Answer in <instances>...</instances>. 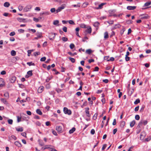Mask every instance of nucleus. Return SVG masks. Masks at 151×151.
I'll list each match as a JSON object with an SVG mask.
<instances>
[{
    "instance_id": "obj_26",
    "label": "nucleus",
    "mask_w": 151,
    "mask_h": 151,
    "mask_svg": "<svg viewBox=\"0 0 151 151\" xmlns=\"http://www.w3.org/2000/svg\"><path fill=\"white\" fill-rule=\"evenodd\" d=\"M38 142L39 145L41 146H43L44 145V143L42 141H41L40 140H38Z\"/></svg>"
},
{
    "instance_id": "obj_6",
    "label": "nucleus",
    "mask_w": 151,
    "mask_h": 151,
    "mask_svg": "<svg viewBox=\"0 0 151 151\" xmlns=\"http://www.w3.org/2000/svg\"><path fill=\"white\" fill-rule=\"evenodd\" d=\"M36 35L37 37H35L34 39H35L37 40L39 38L42 37V33L41 32H37L36 33Z\"/></svg>"
},
{
    "instance_id": "obj_4",
    "label": "nucleus",
    "mask_w": 151,
    "mask_h": 151,
    "mask_svg": "<svg viewBox=\"0 0 151 151\" xmlns=\"http://www.w3.org/2000/svg\"><path fill=\"white\" fill-rule=\"evenodd\" d=\"M32 6L31 5H27L24 8L23 10L24 12H27L30 10L32 8Z\"/></svg>"
},
{
    "instance_id": "obj_25",
    "label": "nucleus",
    "mask_w": 151,
    "mask_h": 151,
    "mask_svg": "<svg viewBox=\"0 0 151 151\" xmlns=\"http://www.w3.org/2000/svg\"><path fill=\"white\" fill-rule=\"evenodd\" d=\"M4 6L5 7H8L10 6V4L9 2H6L4 4Z\"/></svg>"
},
{
    "instance_id": "obj_29",
    "label": "nucleus",
    "mask_w": 151,
    "mask_h": 151,
    "mask_svg": "<svg viewBox=\"0 0 151 151\" xmlns=\"http://www.w3.org/2000/svg\"><path fill=\"white\" fill-rule=\"evenodd\" d=\"M27 64L29 66H30L31 65H35V64L34 63H33L32 62H28L27 63Z\"/></svg>"
},
{
    "instance_id": "obj_33",
    "label": "nucleus",
    "mask_w": 151,
    "mask_h": 151,
    "mask_svg": "<svg viewBox=\"0 0 151 151\" xmlns=\"http://www.w3.org/2000/svg\"><path fill=\"white\" fill-rule=\"evenodd\" d=\"M68 53L71 56H73L74 55H76L77 54V53L76 52H74L73 53H72L71 52H68Z\"/></svg>"
},
{
    "instance_id": "obj_51",
    "label": "nucleus",
    "mask_w": 151,
    "mask_h": 151,
    "mask_svg": "<svg viewBox=\"0 0 151 151\" xmlns=\"http://www.w3.org/2000/svg\"><path fill=\"white\" fill-rule=\"evenodd\" d=\"M33 20L35 21L36 22H37L39 21V19L35 17H34L33 18Z\"/></svg>"
},
{
    "instance_id": "obj_63",
    "label": "nucleus",
    "mask_w": 151,
    "mask_h": 151,
    "mask_svg": "<svg viewBox=\"0 0 151 151\" xmlns=\"http://www.w3.org/2000/svg\"><path fill=\"white\" fill-rule=\"evenodd\" d=\"M99 69V68L98 67H97V66L95 67L94 68V70H93V71H98Z\"/></svg>"
},
{
    "instance_id": "obj_31",
    "label": "nucleus",
    "mask_w": 151,
    "mask_h": 151,
    "mask_svg": "<svg viewBox=\"0 0 151 151\" xmlns=\"http://www.w3.org/2000/svg\"><path fill=\"white\" fill-rule=\"evenodd\" d=\"M140 102V100L139 99H136L135 101L134 102V104H137L138 103H139Z\"/></svg>"
},
{
    "instance_id": "obj_47",
    "label": "nucleus",
    "mask_w": 151,
    "mask_h": 151,
    "mask_svg": "<svg viewBox=\"0 0 151 151\" xmlns=\"http://www.w3.org/2000/svg\"><path fill=\"white\" fill-rule=\"evenodd\" d=\"M135 119L137 120H139V118H140V116H139L138 115H136L135 116Z\"/></svg>"
},
{
    "instance_id": "obj_64",
    "label": "nucleus",
    "mask_w": 151,
    "mask_h": 151,
    "mask_svg": "<svg viewBox=\"0 0 151 151\" xmlns=\"http://www.w3.org/2000/svg\"><path fill=\"white\" fill-rule=\"evenodd\" d=\"M95 132V130L93 129H92L91 131V133L93 135L94 134Z\"/></svg>"
},
{
    "instance_id": "obj_56",
    "label": "nucleus",
    "mask_w": 151,
    "mask_h": 151,
    "mask_svg": "<svg viewBox=\"0 0 151 151\" xmlns=\"http://www.w3.org/2000/svg\"><path fill=\"white\" fill-rule=\"evenodd\" d=\"M80 27L81 28H86V25L84 24H82L80 25Z\"/></svg>"
},
{
    "instance_id": "obj_37",
    "label": "nucleus",
    "mask_w": 151,
    "mask_h": 151,
    "mask_svg": "<svg viewBox=\"0 0 151 151\" xmlns=\"http://www.w3.org/2000/svg\"><path fill=\"white\" fill-rule=\"evenodd\" d=\"M16 129L17 131H19V132H22L23 131V129L22 127H21L19 128H16Z\"/></svg>"
},
{
    "instance_id": "obj_11",
    "label": "nucleus",
    "mask_w": 151,
    "mask_h": 151,
    "mask_svg": "<svg viewBox=\"0 0 151 151\" xmlns=\"http://www.w3.org/2000/svg\"><path fill=\"white\" fill-rule=\"evenodd\" d=\"M56 129L60 133H61L62 132V127L61 126H57Z\"/></svg>"
},
{
    "instance_id": "obj_27",
    "label": "nucleus",
    "mask_w": 151,
    "mask_h": 151,
    "mask_svg": "<svg viewBox=\"0 0 151 151\" xmlns=\"http://www.w3.org/2000/svg\"><path fill=\"white\" fill-rule=\"evenodd\" d=\"M92 52V50L91 49H88L86 50V52L88 54H90Z\"/></svg>"
},
{
    "instance_id": "obj_15",
    "label": "nucleus",
    "mask_w": 151,
    "mask_h": 151,
    "mask_svg": "<svg viewBox=\"0 0 151 151\" xmlns=\"http://www.w3.org/2000/svg\"><path fill=\"white\" fill-rule=\"evenodd\" d=\"M15 145L19 147H22V145L21 143L18 141H16L14 142Z\"/></svg>"
},
{
    "instance_id": "obj_10",
    "label": "nucleus",
    "mask_w": 151,
    "mask_h": 151,
    "mask_svg": "<svg viewBox=\"0 0 151 151\" xmlns=\"http://www.w3.org/2000/svg\"><path fill=\"white\" fill-rule=\"evenodd\" d=\"M4 85V83L3 79L0 78V88L3 87Z\"/></svg>"
},
{
    "instance_id": "obj_50",
    "label": "nucleus",
    "mask_w": 151,
    "mask_h": 151,
    "mask_svg": "<svg viewBox=\"0 0 151 151\" xmlns=\"http://www.w3.org/2000/svg\"><path fill=\"white\" fill-rule=\"evenodd\" d=\"M46 57H43L42 58L40 59V61L43 62V61H45V60H46Z\"/></svg>"
},
{
    "instance_id": "obj_35",
    "label": "nucleus",
    "mask_w": 151,
    "mask_h": 151,
    "mask_svg": "<svg viewBox=\"0 0 151 151\" xmlns=\"http://www.w3.org/2000/svg\"><path fill=\"white\" fill-rule=\"evenodd\" d=\"M133 22L132 21L130 20H127L126 21V23L128 24H132Z\"/></svg>"
},
{
    "instance_id": "obj_59",
    "label": "nucleus",
    "mask_w": 151,
    "mask_h": 151,
    "mask_svg": "<svg viewBox=\"0 0 151 151\" xmlns=\"http://www.w3.org/2000/svg\"><path fill=\"white\" fill-rule=\"evenodd\" d=\"M107 146V145L106 144H104L102 148V150H104L105 148Z\"/></svg>"
},
{
    "instance_id": "obj_61",
    "label": "nucleus",
    "mask_w": 151,
    "mask_h": 151,
    "mask_svg": "<svg viewBox=\"0 0 151 151\" xmlns=\"http://www.w3.org/2000/svg\"><path fill=\"white\" fill-rule=\"evenodd\" d=\"M56 11L55 9V8H52L50 9V11L52 13H53Z\"/></svg>"
},
{
    "instance_id": "obj_44",
    "label": "nucleus",
    "mask_w": 151,
    "mask_h": 151,
    "mask_svg": "<svg viewBox=\"0 0 151 151\" xmlns=\"http://www.w3.org/2000/svg\"><path fill=\"white\" fill-rule=\"evenodd\" d=\"M75 47V45H74L73 43H71L70 45V48L72 49H73V48H74Z\"/></svg>"
},
{
    "instance_id": "obj_1",
    "label": "nucleus",
    "mask_w": 151,
    "mask_h": 151,
    "mask_svg": "<svg viewBox=\"0 0 151 151\" xmlns=\"http://www.w3.org/2000/svg\"><path fill=\"white\" fill-rule=\"evenodd\" d=\"M147 120H144L143 119L141 120L137 126V127L138 128H140L142 125L143 124L144 125H145L147 124Z\"/></svg>"
},
{
    "instance_id": "obj_24",
    "label": "nucleus",
    "mask_w": 151,
    "mask_h": 151,
    "mask_svg": "<svg viewBox=\"0 0 151 151\" xmlns=\"http://www.w3.org/2000/svg\"><path fill=\"white\" fill-rule=\"evenodd\" d=\"M109 38V35L107 32H106L104 33V38L107 39Z\"/></svg>"
},
{
    "instance_id": "obj_18",
    "label": "nucleus",
    "mask_w": 151,
    "mask_h": 151,
    "mask_svg": "<svg viewBox=\"0 0 151 151\" xmlns=\"http://www.w3.org/2000/svg\"><path fill=\"white\" fill-rule=\"evenodd\" d=\"M135 123V121L134 120L131 122L130 124V126L131 127H133Z\"/></svg>"
},
{
    "instance_id": "obj_43",
    "label": "nucleus",
    "mask_w": 151,
    "mask_h": 151,
    "mask_svg": "<svg viewBox=\"0 0 151 151\" xmlns=\"http://www.w3.org/2000/svg\"><path fill=\"white\" fill-rule=\"evenodd\" d=\"M33 51V50H28L27 53H28V56H30L32 52V51Z\"/></svg>"
},
{
    "instance_id": "obj_19",
    "label": "nucleus",
    "mask_w": 151,
    "mask_h": 151,
    "mask_svg": "<svg viewBox=\"0 0 151 151\" xmlns=\"http://www.w3.org/2000/svg\"><path fill=\"white\" fill-rule=\"evenodd\" d=\"M0 100L4 104H7V102L5 99L1 98Z\"/></svg>"
},
{
    "instance_id": "obj_54",
    "label": "nucleus",
    "mask_w": 151,
    "mask_h": 151,
    "mask_svg": "<svg viewBox=\"0 0 151 151\" xmlns=\"http://www.w3.org/2000/svg\"><path fill=\"white\" fill-rule=\"evenodd\" d=\"M15 35V33L14 32H11L9 34V35L10 36H13Z\"/></svg>"
},
{
    "instance_id": "obj_40",
    "label": "nucleus",
    "mask_w": 151,
    "mask_h": 151,
    "mask_svg": "<svg viewBox=\"0 0 151 151\" xmlns=\"http://www.w3.org/2000/svg\"><path fill=\"white\" fill-rule=\"evenodd\" d=\"M116 12V10L115 9L110 10L109 11V12L110 14H112L113 13H114Z\"/></svg>"
},
{
    "instance_id": "obj_22",
    "label": "nucleus",
    "mask_w": 151,
    "mask_h": 151,
    "mask_svg": "<svg viewBox=\"0 0 151 151\" xmlns=\"http://www.w3.org/2000/svg\"><path fill=\"white\" fill-rule=\"evenodd\" d=\"M36 112L38 114L40 115H42V112L39 109H37L36 110Z\"/></svg>"
},
{
    "instance_id": "obj_48",
    "label": "nucleus",
    "mask_w": 151,
    "mask_h": 151,
    "mask_svg": "<svg viewBox=\"0 0 151 151\" xmlns=\"http://www.w3.org/2000/svg\"><path fill=\"white\" fill-rule=\"evenodd\" d=\"M62 40L64 42H66L68 41V39L66 37H63L62 38Z\"/></svg>"
},
{
    "instance_id": "obj_16",
    "label": "nucleus",
    "mask_w": 151,
    "mask_h": 151,
    "mask_svg": "<svg viewBox=\"0 0 151 151\" xmlns=\"http://www.w3.org/2000/svg\"><path fill=\"white\" fill-rule=\"evenodd\" d=\"M16 79V78L15 77L13 76L12 77L11 79H10V81L11 83H13L15 81Z\"/></svg>"
},
{
    "instance_id": "obj_45",
    "label": "nucleus",
    "mask_w": 151,
    "mask_h": 151,
    "mask_svg": "<svg viewBox=\"0 0 151 151\" xmlns=\"http://www.w3.org/2000/svg\"><path fill=\"white\" fill-rule=\"evenodd\" d=\"M8 123L10 124H12L13 123V120L12 119H9L8 120Z\"/></svg>"
},
{
    "instance_id": "obj_53",
    "label": "nucleus",
    "mask_w": 151,
    "mask_h": 151,
    "mask_svg": "<svg viewBox=\"0 0 151 151\" xmlns=\"http://www.w3.org/2000/svg\"><path fill=\"white\" fill-rule=\"evenodd\" d=\"M97 114H95L93 116V119L94 120H96L97 119Z\"/></svg>"
},
{
    "instance_id": "obj_9",
    "label": "nucleus",
    "mask_w": 151,
    "mask_h": 151,
    "mask_svg": "<svg viewBox=\"0 0 151 151\" xmlns=\"http://www.w3.org/2000/svg\"><path fill=\"white\" fill-rule=\"evenodd\" d=\"M65 7L63 5H62L61 6L59 7L56 11L57 13L60 12L61 10L63 9Z\"/></svg>"
},
{
    "instance_id": "obj_5",
    "label": "nucleus",
    "mask_w": 151,
    "mask_h": 151,
    "mask_svg": "<svg viewBox=\"0 0 151 151\" xmlns=\"http://www.w3.org/2000/svg\"><path fill=\"white\" fill-rule=\"evenodd\" d=\"M92 29L91 27L90 26H89L88 27V28L85 30L84 31V32L85 35L87 34V33H88V34H90L91 32Z\"/></svg>"
},
{
    "instance_id": "obj_36",
    "label": "nucleus",
    "mask_w": 151,
    "mask_h": 151,
    "mask_svg": "<svg viewBox=\"0 0 151 151\" xmlns=\"http://www.w3.org/2000/svg\"><path fill=\"white\" fill-rule=\"evenodd\" d=\"M43 89V87H41L39 88L38 90V91L39 93H40L42 92V90Z\"/></svg>"
},
{
    "instance_id": "obj_3",
    "label": "nucleus",
    "mask_w": 151,
    "mask_h": 151,
    "mask_svg": "<svg viewBox=\"0 0 151 151\" xmlns=\"http://www.w3.org/2000/svg\"><path fill=\"white\" fill-rule=\"evenodd\" d=\"M64 113L66 114L70 115L71 114V111L70 110L68 109L67 107H64L63 108Z\"/></svg>"
},
{
    "instance_id": "obj_58",
    "label": "nucleus",
    "mask_w": 151,
    "mask_h": 151,
    "mask_svg": "<svg viewBox=\"0 0 151 151\" xmlns=\"http://www.w3.org/2000/svg\"><path fill=\"white\" fill-rule=\"evenodd\" d=\"M23 8V7L22 6H18V9L20 11H22Z\"/></svg>"
},
{
    "instance_id": "obj_57",
    "label": "nucleus",
    "mask_w": 151,
    "mask_h": 151,
    "mask_svg": "<svg viewBox=\"0 0 151 151\" xmlns=\"http://www.w3.org/2000/svg\"><path fill=\"white\" fill-rule=\"evenodd\" d=\"M114 60V58L113 57H111L109 59V60H107V61H113Z\"/></svg>"
},
{
    "instance_id": "obj_12",
    "label": "nucleus",
    "mask_w": 151,
    "mask_h": 151,
    "mask_svg": "<svg viewBox=\"0 0 151 151\" xmlns=\"http://www.w3.org/2000/svg\"><path fill=\"white\" fill-rule=\"evenodd\" d=\"M125 124V122L124 121H122L120 122V127L121 128L123 129L124 128V127Z\"/></svg>"
},
{
    "instance_id": "obj_42",
    "label": "nucleus",
    "mask_w": 151,
    "mask_h": 151,
    "mask_svg": "<svg viewBox=\"0 0 151 151\" xmlns=\"http://www.w3.org/2000/svg\"><path fill=\"white\" fill-rule=\"evenodd\" d=\"M11 138L14 139V140H16L17 139V137L14 135H12L9 138L10 139H11Z\"/></svg>"
},
{
    "instance_id": "obj_30",
    "label": "nucleus",
    "mask_w": 151,
    "mask_h": 151,
    "mask_svg": "<svg viewBox=\"0 0 151 151\" xmlns=\"http://www.w3.org/2000/svg\"><path fill=\"white\" fill-rule=\"evenodd\" d=\"M50 14V12H43L42 13H40V15L41 16V15L43 14H45L46 15H49Z\"/></svg>"
},
{
    "instance_id": "obj_21",
    "label": "nucleus",
    "mask_w": 151,
    "mask_h": 151,
    "mask_svg": "<svg viewBox=\"0 0 151 151\" xmlns=\"http://www.w3.org/2000/svg\"><path fill=\"white\" fill-rule=\"evenodd\" d=\"M99 24L100 23L99 22H96L94 23L93 25L95 27H98Z\"/></svg>"
},
{
    "instance_id": "obj_52",
    "label": "nucleus",
    "mask_w": 151,
    "mask_h": 151,
    "mask_svg": "<svg viewBox=\"0 0 151 151\" xmlns=\"http://www.w3.org/2000/svg\"><path fill=\"white\" fill-rule=\"evenodd\" d=\"M18 31L20 33H24V30L23 29H19Z\"/></svg>"
},
{
    "instance_id": "obj_46",
    "label": "nucleus",
    "mask_w": 151,
    "mask_h": 151,
    "mask_svg": "<svg viewBox=\"0 0 151 151\" xmlns=\"http://www.w3.org/2000/svg\"><path fill=\"white\" fill-rule=\"evenodd\" d=\"M4 96L5 97L7 98H9V94L8 93L6 92L4 94Z\"/></svg>"
},
{
    "instance_id": "obj_34",
    "label": "nucleus",
    "mask_w": 151,
    "mask_h": 151,
    "mask_svg": "<svg viewBox=\"0 0 151 151\" xmlns=\"http://www.w3.org/2000/svg\"><path fill=\"white\" fill-rule=\"evenodd\" d=\"M68 59L73 63H74L75 62V60L74 58L71 57H69Z\"/></svg>"
},
{
    "instance_id": "obj_41",
    "label": "nucleus",
    "mask_w": 151,
    "mask_h": 151,
    "mask_svg": "<svg viewBox=\"0 0 151 151\" xmlns=\"http://www.w3.org/2000/svg\"><path fill=\"white\" fill-rule=\"evenodd\" d=\"M68 22H69V23L71 24H73L74 25L75 24L74 22L72 20H70L68 21Z\"/></svg>"
},
{
    "instance_id": "obj_32",
    "label": "nucleus",
    "mask_w": 151,
    "mask_h": 151,
    "mask_svg": "<svg viewBox=\"0 0 151 151\" xmlns=\"http://www.w3.org/2000/svg\"><path fill=\"white\" fill-rule=\"evenodd\" d=\"M121 26L119 24H116L113 28V29H116L118 28H119Z\"/></svg>"
},
{
    "instance_id": "obj_8",
    "label": "nucleus",
    "mask_w": 151,
    "mask_h": 151,
    "mask_svg": "<svg viewBox=\"0 0 151 151\" xmlns=\"http://www.w3.org/2000/svg\"><path fill=\"white\" fill-rule=\"evenodd\" d=\"M85 113L87 114L86 116L88 117H90L91 115L89 111V108L88 107L86 108H85Z\"/></svg>"
},
{
    "instance_id": "obj_14",
    "label": "nucleus",
    "mask_w": 151,
    "mask_h": 151,
    "mask_svg": "<svg viewBox=\"0 0 151 151\" xmlns=\"http://www.w3.org/2000/svg\"><path fill=\"white\" fill-rule=\"evenodd\" d=\"M136 8V6H128L127 7V9L129 10H133L135 9Z\"/></svg>"
},
{
    "instance_id": "obj_55",
    "label": "nucleus",
    "mask_w": 151,
    "mask_h": 151,
    "mask_svg": "<svg viewBox=\"0 0 151 151\" xmlns=\"http://www.w3.org/2000/svg\"><path fill=\"white\" fill-rule=\"evenodd\" d=\"M63 31L65 32H67V27H64L63 28Z\"/></svg>"
},
{
    "instance_id": "obj_62",
    "label": "nucleus",
    "mask_w": 151,
    "mask_h": 151,
    "mask_svg": "<svg viewBox=\"0 0 151 151\" xmlns=\"http://www.w3.org/2000/svg\"><path fill=\"white\" fill-rule=\"evenodd\" d=\"M52 133L54 135H55V136L57 135V132L55 130H52Z\"/></svg>"
},
{
    "instance_id": "obj_23",
    "label": "nucleus",
    "mask_w": 151,
    "mask_h": 151,
    "mask_svg": "<svg viewBox=\"0 0 151 151\" xmlns=\"http://www.w3.org/2000/svg\"><path fill=\"white\" fill-rule=\"evenodd\" d=\"M151 4V1L147 2L146 3H145L143 6V7H144L145 6H149Z\"/></svg>"
},
{
    "instance_id": "obj_2",
    "label": "nucleus",
    "mask_w": 151,
    "mask_h": 151,
    "mask_svg": "<svg viewBox=\"0 0 151 151\" xmlns=\"http://www.w3.org/2000/svg\"><path fill=\"white\" fill-rule=\"evenodd\" d=\"M57 34L56 33H53L51 32L49 34V39L51 40H53L55 38L56 35Z\"/></svg>"
},
{
    "instance_id": "obj_13",
    "label": "nucleus",
    "mask_w": 151,
    "mask_h": 151,
    "mask_svg": "<svg viewBox=\"0 0 151 151\" xmlns=\"http://www.w3.org/2000/svg\"><path fill=\"white\" fill-rule=\"evenodd\" d=\"M17 20L19 22H25V19L20 17H18L17 18Z\"/></svg>"
},
{
    "instance_id": "obj_7",
    "label": "nucleus",
    "mask_w": 151,
    "mask_h": 151,
    "mask_svg": "<svg viewBox=\"0 0 151 151\" xmlns=\"http://www.w3.org/2000/svg\"><path fill=\"white\" fill-rule=\"evenodd\" d=\"M142 19H147L149 17L147 14H142L140 15Z\"/></svg>"
},
{
    "instance_id": "obj_17",
    "label": "nucleus",
    "mask_w": 151,
    "mask_h": 151,
    "mask_svg": "<svg viewBox=\"0 0 151 151\" xmlns=\"http://www.w3.org/2000/svg\"><path fill=\"white\" fill-rule=\"evenodd\" d=\"M106 4V3H102L101 4L99 5L98 7L96 8L97 9H101L102 8V6L105 4Z\"/></svg>"
},
{
    "instance_id": "obj_60",
    "label": "nucleus",
    "mask_w": 151,
    "mask_h": 151,
    "mask_svg": "<svg viewBox=\"0 0 151 151\" xmlns=\"http://www.w3.org/2000/svg\"><path fill=\"white\" fill-rule=\"evenodd\" d=\"M56 91L58 93H59L62 91V90L60 88H58L56 89Z\"/></svg>"
},
{
    "instance_id": "obj_49",
    "label": "nucleus",
    "mask_w": 151,
    "mask_h": 151,
    "mask_svg": "<svg viewBox=\"0 0 151 151\" xmlns=\"http://www.w3.org/2000/svg\"><path fill=\"white\" fill-rule=\"evenodd\" d=\"M40 52H34V55L35 56H36L37 55H40Z\"/></svg>"
},
{
    "instance_id": "obj_38",
    "label": "nucleus",
    "mask_w": 151,
    "mask_h": 151,
    "mask_svg": "<svg viewBox=\"0 0 151 151\" xmlns=\"http://www.w3.org/2000/svg\"><path fill=\"white\" fill-rule=\"evenodd\" d=\"M32 71V70L29 71L27 72V74L30 76H32L33 75Z\"/></svg>"
},
{
    "instance_id": "obj_39",
    "label": "nucleus",
    "mask_w": 151,
    "mask_h": 151,
    "mask_svg": "<svg viewBox=\"0 0 151 151\" xmlns=\"http://www.w3.org/2000/svg\"><path fill=\"white\" fill-rule=\"evenodd\" d=\"M59 23V21L58 20H55L53 22L54 25H56L58 24Z\"/></svg>"
},
{
    "instance_id": "obj_20",
    "label": "nucleus",
    "mask_w": 151,
    "mask_h": 151,
    "mask_svg": "<svg viewBox=\"0 0 151 151\" xmlns=\"http://www.w3.org/2000/svg\"><path fill=\"white\" fill-rule=\"evenodd\" d=\"M76 130V128L74 127H73L72 128V129H70L69 131V133L70 134L73 133Z\"/></svg>"
},
{
    "instance_id": "obj_28",
    "label": "nucleus",
    "mask_w": 151,
    "mask_h": 151,
    "mask_svg": "<svg viewBox=\"0 0 151 151\" xmlns=\"http://www.w3.org/2000/svg\"><path fill=\"white\" fill-rule=\"evenodd\" d=\"M11 55L12 56H14L16 55V52L14 50H12L11 52Z\"/></svg>"
}]
</instances>
